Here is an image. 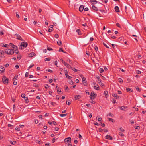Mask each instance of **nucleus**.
<instances>
[{
    "mask_svg": "<svg viewBox=\"0 0 146 146\" xmlns=\"http://www.w3.org/2000/svg\"><path fill=\"white\" fill-rule=\"evenodd\" d=\"M86 106H87L89 108H91V106L89 104H86Z\"/></svg>",
    "mask_w": 146,
    "mask_h": 146,
    "instance_id": "nucleus-43",
    "label": "nucleus"
},
{
    "mask_svg": "<svg viewBox=\"0 0 146 146\" xmlns=\"http://www.w3.org/2000/svg\"><path fill=\"white\" fill-rule=\"evenodd\" d=\"M65 66L68 68H72V67L69 64L67 63L66 64V65H65Z\"/></svg>",
    "mask_w": 146,
    "mask_h": 146,
    "instance_id": "nucleus-21",
    "label": "nucleus"
},
{
    "mask_svg": "<svg viewBox=\"0 0 146 146\" xmlns=\"http://www.w3.org/2000/svg\"><path fill=\"white\" fill-rule=\"evenodd\" d=\"M125 106H121V107H120V109L121 110H125Z\"/></svg>",
    "mask_w": 146,
    "mask_h": 146,
    "instance_id": "nucleus-37",
    "label": "nucleus"
},
{
    "mask_svg": "<svg viewBox=\"0 0 146 146\" xmlns=\"http://www.w3.org/2000/svg\"><path fill=\"white\" fill-rule=\"evenodd\" d=\"M135 129H139L140 128V127L139 126H136L135 127Z\"/></svg>",
    "mask_w": 146,
    "mask_h": 146,
    "instance_id": "nucleus-61",
    "label": "nucleus"
},
{
    "mask_svg": "<svg viewBox=\"0 0 146 146\" xmlns=\"http://www.w3.org/2000/svg\"><path fill=\"white\" fill-rule=\"evenodd\" d=\"M48 85L47 84H46V85L45 86V88L46 89H48Z\"/></svg>",
    "mask_w": 146,
    "mask_h": 146,
    "instance_id": "nucleus-63",
    "label": "nucleus"
},
{
    "mask_svg": "<svg viewBox=\"0 0 146 146\" xmlns=\"http://www.w3.org/2000/svg\"><path fill=\"white\" fill-rule=\"evenodd\" d=\"M51 104L53 106H55V105L56 104V103L54 102H51Z\"/></svg>",
    "mask_w": 146,
    "mask_h": 146,
    "instance_id": "nucleus-34",
    "label": "nucleus"
},
{
    "mask_svg": "<svg viewBox=\"0 0 146 146\" xmlns=\"http://www.w3.org/2000/svg\"><path fill=\"white\" fill-rule=\"evenodd\" d=\"M13 48L15 49V51L16 50H18V47L17 46H15L14 47H13Z\"/></svg>",
    "mask_w": 146,
    "mask_h": 146,
    "instance_id": "nucleus-48",
    "label": "nucleus"
},
{
    "mask_svg": "<svg viewBox=\"0 0 146 146\" xmlns=\"http://www.w3.org/2000/svg\"><path fill=\"white\" fill-rule=\"evenodd\" d=\"M67 114H61L59 115L61 117H63L64 116H66L67 115Z\"/></svg>",
    "mask_w": 146,
    "mask_h": 146,
    "instance_id": "nucleus-26",
    "label": "nucleus"
},
{
    "mask_svg": "<svg viewBox=\"0 0 146 146\" xmlns=\"http://www.w3.org/2000/svg\"><path fill=\"white\" fill-rule=\"evenodd\" d=\"M35 54L33 52V53H30L29 54V56L31 57H32L33 56L35 55Z\"/></svg>",
    "mask_w": 146,
    "mask_h": 146,
    "instance_id": "nucleus-25",
    "label": "nucleus"
},
{
    "mask_svg": "<svg viewBox=\"0 0 146 146\" xmlns=\"http://www.w3.org/2000/svg\"><path fill=\"white\" fill-rule=\"evenodd\" d=\"M92 9L96 11H98V10L97 7H96L94 5H92Z\"/></svg>",
    "mask_w": 146,
    "mask_h": 146,
    "instance_id": "nucleus-16",
    "label": "nucleus"
},
{
    "mask_svg": "<svg viewBox=\"0 0 146 146\" xmlns=\"http://www.w3.org/2000/svg\"><path fill=\"white\" fill-rule=\"evenodd\" d=\"M103 44L107 48H109L108 46L105 43L103 42Z\"/></svg>",
    "mask_w": 146,
    "mask_h": 146,
    "instance_id": "nucleus-38",
    "label": "nucleus"
},
{
    "mask_svg": "<svg viewBox=\"0 0 146 146\" xmlns=\"http://www.w3.org/2000/svg\"><path fill=\"white\" fill-rule=\"evenodd\" d=\"M82 81L84 86H86L87 83L86 82V78L85 77H83L82 78Z\"/></svg>",
    "mask_w": 146,
    "mask_h": 146,
    "instance_id": "nucleus-5",
    "label": "nucleus"
},
{
    "mask_svg": "<svg viewBox=\"0 0 146 146\" xmlns=\"http://www.w3.org/2000/svg\"><path fill=\"white\" fill-rule=\"evenodd\" d=\"M15 130L19 131L20 130V128L19 127H17L15 128Z\"/></svg>",
    "mask_w": 146,
    "mask_h": 146,
    "instance_id": "nucleus-55",
    "label": "nucleus"
},
{
    "mask_svg": "<svg viewBox=\"0 0 146 146\" xmlns=\"http://www.w3.org/2000/svg\"><path fill=\"white\" fill-rule=\"evenodd\" d=\"M101 125L103 127H105V125L102 123H101Z\"/></svg>",
    "mask_w": 146,
    "mask_h": 146,
    "instance_id": "nucleus-53",
    "label": "nucleus"
},
{
    "mask_svg": "<svg viewBox=\"0 0 146 146\" xmlns=\"http://www.w3.org/2000/svg\"><path fill=\"white\" fill-rule=\"evenodd\" d=\"M94 49L96 51H97L98 50V47L96 46H95L94 48Z\"/></svg>",
    "mask_w": 146,
    "mask_h": 146,
    "instance_id": "nucleus-62",
    "label": "nucleus"
},
{
    "mask_svg": "<svg viewBox=\"0 0 146 146\" xmlns=\"http://www.w3.org/2000/svg\"><path fill=\"white\" fill-rule=\"evenodd\" d=\"M72 70H73L75 72H78V71H79V70H77L76 69H75L74 68H73L72 67V68H71Z\"/></svg>",
    "mask_w": 146,
    "mask_h": 146,
    "instance_id": "nucleus-24",
    "label": "nucleus"
},
{
    "mask_svg": "<svg viewBox=\"0 0 146 146\" xmlns=\"http://www.w3.org/2000/svg\"><path fill=\"white\" fill-rule=\"evenodd\" d=\"M57 44L59 46H60L62 44V42L61 41H59L57 42Z\"/></svg>",
    "mask_w": 146,
    "mask_h": 146,
    "instance_id": "nucleus-33",
    "label": "nucleus"
},
{
    "mask_svg": "<svg viewBox=\"0 0 146 146\" xmlns=\"http://www.w3.org/2000/svg\"><path fill=\"white\" fill-rule=\"evenodd\" d=\"M65 75L67 78L70 79L72 78V77L68 75V74H65Z\"/></svg>",
    "mask_w": 146,
    "mask_h": 146,
    "instance_id": "nucleus-29",
    "label": "nucleus"
},
{
    "mask_svg": "<svg viewBox=\"0 0 146 146\" xmlns=\"http://www.w3.org/2000/svg\"><path fill=\"white\" fill-rule=\"evenodd\" d=\"M120 130L122 132H124L125 131L123 129L122 127H121L119 128Z\"/></svg>",
    "mask_w": 146,
    "mask_h": 146,
    "instance_id": "nucleus-52",
    "label": "nucleus"
},
{
    "mask_svg": "<svg viewBox=\"0 0 146 146\" xmlns=\"http://www.w3.org/2000/svg\"><path fill=\"white\" fill-rule=\"evenodd\" d=\"M118 80H119V81L120 82V83H122L123 82V80L121 79V78H120L118 79Z\"/></svg>",
    "mask_w": 146,
    "mask_h": 146,
    "instance_id": "nucleus-42",
    "label": "nucleus"
},
{
    "mask_svg": "<svg viewBox=\"0 0 146 146\" xmlns=\"http://www.w3.org/2000/svg\"><path fill=\"white\" fill-rule=\"evenodd\" d=\"M9 44H10V46H11V45L12 46V47L13 48V47H15L16 46L14 45L13 44H12L11 43H10Z\"/></svg>",
    "mask_w": 146,
    "mask_h": 146,
    "instance_id": "nucleus-49",
    "label": "nucleus"
},
{
    "mask_svg": "<svg viewBox=\"0 0 146 146\" xmlns=\"http://www.w3.org/2000/svg\"><path fill=\"white\" fill-rule=\"evenodd\" d=\"M34 122L35 124H37L38 122V121L37 119L34 120Z\"/></svg>",
    "mask_w": 146,
    "mask_h": 146,
    "instance_id": "nucleus-59",
    "label": "nucleus"
},
{
    "mask_svg": "<svg viewBox=\"0 0 146 146\" xmlns=\"http://www.w3.org/2000/svg\"><path fill=\"white\" fill-rule=\"evenodd\" d=\"M119 134L121 136H124V135L121 132H119Z\"/></svg>",
    "mask_w": 146,
    "mask_h": 146,
    "instance_id": "nucleus-50",
    "label": "nucleus"
},
{
    "mask_svg": "<svg viewBox=\"0 0 146 146\" xmlns=\"http://www.w3.org/2000/svg\"><path fill=\"white\" fill-rule=\"evenodd\" d=\"M29 74V73L28 72H26L25 74V77H28V75Z\"/></svg>",
    "mask_w": 146,
    "mask_h": 146,
    "instance_id": "nucleus-60",
    "label": "nucleus"
},
{
    "mask_svg": "<svg viewBox=\"0 0 146 146\" xmlns=\"http://www.w3.org/2000/svg\"><path fill=\"white\" fill-rule=\"evenodd\" d=\"M108 115L111 117H113L114 116L113 114H112L111 113H109Z\"/></svg>",
    "mask_w": 146,
    "mask_h": 146,
    "instance_id": "nucleus-45",
    "label": "nucleus"
},
{
    "mask_svg": "<svg viewBox=\"0 0 146 146\" xmlns=\"http://www.w3.org/2000/svg\"><path fill=\"white\" fill-rule=\"evenodd\" d=\"M9 79L5 76H3L2 82L5 84H7L9 83Z\"/></svg>",
    "mask_w": 146,
    "mask_h": 146,
    "instance_id": "nucleus-1",
    "label": "nucleus"
},
{
    "mask_svg": "<svg viewBox=\"0 0 146 146\" xmlns=\"http://www.w3.org/2000/svg\"><path fill=\"white\" fill-rule=\"evenodd\" d=\"M28 45V44L26 42H22L21 43V46H23L24 47L26 48L27 47Z\"/></svg>",
    "mask_w": 146,
    "mask_h": 146,
    "instance_id": "nucleus-7",
    "label": "nucleus"
},
{
    "mask_svg": "<svg viewBox=\"0 0 146 146\" xmlns=\"http://www.w3.org/2000/svg\"><path fill=\"white\" fill-rule=\"evenodd\" d=\"M10 143L13 145H15L16 144V142L15 141H10Z\"/></svg>",
    "mask_w": 146,
    "mask_h": 146,
    "instance_id": "nucleus-23",
    "label": "nucleus"
},
{
    "mask_svg": "<svg viewBox=\"0 0 146 146\" xmlns=\"http://www.w3.org/2000/svg\"><path fill=\"white\" fill-rule=\"evenodd\" d=\"M76 31L78 33L79 35H81V33L79 29H76Z\"/></svg>",
    "mask_w": 146,
    "mask_h": 146,
    "instance_id": "nucleus-17",
    "label": "nucleus"
},
{
    "mask_svg": "<svg viewBox=\"0 0 146 146\" xmlns=\"http://www.w3.org/2000/svg\"><path fill=\"white\" fill-rule=\"evenodd\" d=\"M47 49L49 51L53 50V49L51 48L48 47L47 48Z\"/></svg>",
    "mask_w": 146,
    "mask_h": 146,
    "instance_id": "nucleus-54",
    "label": "nucleus"
},
{
    "mask_svg": "<svg viewBox=\"0 0 146 146\" xmlns=\"http://www.w3.org/2000/svg\"><path fill=\"white\" fill-rule=\"evenodd\" d=\"M126 90L129 92H131L133 91V90H132L131 89L129 88H127L126 89Z\"/></svg>",
    "mask_w": 146,
    "mask_h": 146,
    "instance_id": "nucleus-20",
    "label": "nucleus"
},
{
    "mask_svg": "<svg viewBox=\"0 0 146 146\" xmlns=\"http://www.w3.org/2000/svg\"><path fill=\"white\" fill-rule=\"evenodd\" d=\"M59 51V52H62L63 53H65L66 52H64L62 48H60Z\"/></svg>",
    "mask_w": 146,
    "mask_h": 146,
    "instance_id": "nucleus-41",
    "label": "nucleus"
},
{
    "mask_svg": "<svg viewBox=\"0 0 146 146\" xmlns=\"http://www.w3.org/2000/svg\"><path fill=\"white\" fill-rule=\"evenodd\" d=\"M90 1L93 4H95L97 3L96 0H90Z\"/></svg>",
    "mask_w": 146,
    "mask_h": 146,
    "instance_id": "nucleus-15",
    "label": "nucleus"
},
{
    "mask_svg": "<svg viewBox=\"0 0 146 146\" xmlns=\"http://www.w3.org/2000/svg\"><path fill=\"white\" fill-rule=\"evenodd\" d=\"M112 96L116 99H119V97L116 94H112Z\"/></svg>",
    "mask_w": 146,
    "mask_h": 146,
    "instance_id": "nucleus-12",
    "label": "nucleus"
},
{
    "mask_svg": "<svg viewBox=\"0 0 146 146\" xmlns=\"http://www.w3.org/2000/svg\"><path fill=\"white\" fill-rule=\"evenodd\" d=\"M34 64H33V65H31L29 66V67H28V69H29L30 68H31L33 66H34Z\"/></svg>",
    "mask_w": 146,
    "mask_h": 146,
    "instance_id": "nucleus-58",
    "label": "nucleus"
},
{
    "mask_svg": "<svg viewBox=\"0 0 146 146\" xmlns=\"http://www.w3.org/2000/svg\"><path fill=\"white\" fill-rule=\"evenodd\" d=\"M16 16L17 18H19V13L18 12H16Z\"/></svg>",
    "mask_w": 146,
    "mask_h": 146,
    "instance_id": "nucleus-40",
    "label": "nucleus"
},
{
    "mask_svg": "<svg viewBox=\"0 0 146 146\" xmlns=\"http://www.w3.org/2000/svg\"><path fill=\"white\" fill-rule=\"evenodd\" d=\"M108 119L109 121H110L112 122H115L114 120L112 118H108Z\"/></svg>",
    "mask_w": 146,
    "mask_h": 146,
    "instance_id": "nucleus-31",
    "label": "nucleus"
},
{
    "mask_svg": "<svg viewBox=\"0 0 146 146\" xmlns=\"http://www.w3.org/2000/svg\"><path fill=\"white\" fill-rule=\"evenodd\" d=\"M84 6L83 5H81L79 7V11L81 12H82L84 9Z\"/></svg>",
    "mask_w": 146,
    "mask_h": 146,
    "instance_id": "nucleus-10",
    "label": "nucleus"
},
{
    "mask_svg": "<svg viewBox=\"0 0 146 146\" xmlns=\"http://www.w3.org/2000/svg\"><path fill=\"white\" fill-rule=\"evenodd\" d=\"M96 78L98 81V83L99 84H100V83L101 82V79L100 77L99 76H97Z\"/></svg>",
    "mask_w": 146,
    "mask_h": 146,
    "instance_id": "nucleus-14",
    "label": "nucleus"
},
{
    "mask_svg": "<svg viewBox=\"0 0 146 146\" xmlns=\"http://www.w3.org/2000/svg\"><path fill=\"white\" fill-rule=\"evenodd\" d=\"M94 88L96 90H100V87L95 82H93Z\"/></svg>",
    "mask_w": 146,
    "mask_h": 146,
    "instance_id": "nucleus-4",
    "label": "nucleus"
},
{
    "mask_svg": "<svg viewBox=\"0 0 146 146\" xmlns=\"http://www.w3.org/2000/svg\"><path fill=\"white\" fill-rule=\"evenodd\" d=\"M136 90L137 91H138L139 92L140 91H141L140 89H139V87L138 86L136 87Z\"/></svg>",
    "mask_w": 146,
    "mask_h": 146,
    "instance_id": "nucleus-44",
    "label": "nucleus"
},
{
    "mask_svg": "<svg viewBox=\"0 0 146 146\" xmlns=\"http://www.w3.org/2000/svg\"><path fill=\"white\" fill-rule=\"evenodd\" d=\"M71 141V139L70 137H69L66 138L64 140V142H67L68 143H70Z\"/></svg>",
    "mask_w": 146,
    "mask_h": 146,
    "instance_id": "nucleus-6",
    "label": "nucleus"
},
{
    "mask_svg": "<svg viewBox=\"0 0 146 146\" xmlns=\"http://www.w3.org/2000/svg\"><path fill=\"white\" fill-rule=\"evenodd\" d=\"M1 46L5 47H7L8 46V45L7 44H3L2 45H1Z\"/></svg>",
    "mask_w": 146,
    "mask_h": 146,
    "instance_id": "nucleus-27",
    "label": "nucleus"
},
{
    "mask_svg": "<svg viewBox=\"0 0 146 146\" xmlns=\"http://www.w3.org/2000/svg\"><path fill=\"white\" fill-rule=\"evenodd\" d=\"M4 34L3 32L2 31H0V34L1 35H2Z\"/></svg>",
    "mask_w": 146,
    "mask_h": 146,
    "instance_id": "nucleus-57",
    "label": "nucleus"
},
{
    "mask_svg": "<svg viewBox=\"0 0 146 146\" xmlns=\"http://www.w3.org/2000/svg\"><path fill=\"white\" fill-rule=\"evenodd\" d=\"M74 98L75 100H77L80 98H81V96L80 95H77L75 96Z\"/></svg>",
    "mask_w": 146,
    "mask_h": 146,
    "instance_id": "nucleus-13",
    "label": "nucleus"
},
{
    "mask_svg": "<svg viewBox=\"0 0 146 146\" xmlns=\"http://www.w3.org/2000/svg\"><path fill=\"white\" fill-rule=\"evenodd\" d=\"M66 103L67 104L70 105L71 104V102L70 100H68L66 101Z\"/></svg>",
    "mask_w": 146,
    "mask_h": 146,
    "instance_id": "nucleus-22",
    "label": "nucleus"
},
{
    "mask_svg": "<svg viewBox=\"0 0 146 146\" xmlns=\"http://www.w3.org/2000/svg\"><path fill=\"white\" fill-rule=\"evenodd\" d=\"M65 89L67 90V91H68L69 90V88H68V87L67 86H66L65 87Z\"/></svg>",
    "mask_w": 146,
    "mask_h": 146,
    "instance_id": "nucleus-47",
    "label": "nucleus"
},
{
    "mask_svg": "<svg viewBox=\"0 0 146 146\" xmlns=\"http://www.w3.org/2000/svg\"><path fill=\"white\" fill-rule=\"evenodd\" d=\"M25 100V101L26 103H28L29 102V100L28 99V97H26L25 98H24Z\"/></svg>",
    "mask_w": 146,
    "mask_h": 146,
    "instance_id": "nucleus-30",
    "label": "nucleus"
},
{
    "mask_svg": "<svg viewBox=\"0 0 146 146\" xmlns=\"http://www.w3.org/2000/svg\"><path fill=\"white\" fill-rule=\"evenodd\" d=\"M14 49H7V51L5 52L8 54L12 55L14 53Z\"/></svg>",
    "mask_w": 146,
    "mask_h": 146,
    "instance_id": "nucleus-2",
    "label": "nucleus"
},
{
    "mask_svg": "<svg viewBox=\"0 0 146 146\" xmlns=\"http://www.w3.org/2000/svg\"><path fill=\"white\" fill-rule=\"evenodd\" d=\"M50 60V58H48L45 59V61H49Z\"/></svg>",
    "mask_w": 146,
    "mask_h": 146,
    "instance_id": "nucleus-46",
    "label": "nucleus"
},
{
    "mask_svg": "<svg viewBox=\"0 0 146 146\" xmlns=\"http://www.w3.org/2000/svg\"><path fill=\"white\" fill-rule=\"evenodd\" d=\"M16 36L17 37L16 38L18 40H20L21 41H23V40L22 39L21 37V36L20 35H19L17 33L15 34Z\"/></svg>",
    "mask_w": 146,
    "mask_h": 146,
    "instance_id": "nucleus-8",
    "label": "nucleus"
},
{
    "mask_svg": "<svg viewBox=\"0 0 146 146\" xmlns=\"http://www.w3.org/2000/svg\"><path fill=\"white\" fill-rule=\"evenodd\" d=\"M17 77H18L17 75H15L14 77L13 78V80H17Z\"/></svg>",
    "mask_w": 146,
    "mask_h": 146,
    "instance_id": "nucleus-35",
    "label": "nucleus"
},
{
    "mask_svg": "<svg viewBox=\"0 0 146 146\" xmlns=\"http://www.w3.org/2000/svg\"><path fill=\"white\" fill-rule=\"evenodd\" d=\"M55 37L56 38H58L59 37V35L57 34H56L55 35Z\"/></svg>",
    "mask_w": 146,
    "mask_h": 146,
    "instance_id": "nucleus-51",
    "label": "nucleus"
},
{
    "mask_svg": "<svg viewBox=\"0 0 146 146\" xmlns=\"http://www.w3.org/2000/svg\"><path fill=\"white\" fill-rule=\"evenodd\" d=\"M69 83L71 85H72L74 84L73 82L71 80H69V81H68Z\"/></svg>",
    "mask_w": 146,
    "mask_h": 146,
    "instance_id": "nucleus-28",
    "label": "nucleus"
},
{
    "mask_svg": "<svg viewBox=\"0 0 146 146\" xmlns=\"http://www.w3.org/2000/svg\"><path fill=\"white\" fill-rule=\"evenodd\" d=\"M5 69L3 66H1L0 67V71L1 73H2L4 72Z\"/></svg>",
    "mask_w": 146,
    "mask_h": 146,
    "instance_id": "nucleus-11",
    "label": "nucleus"
},
{
    "mask_svg": "<svg viewBox=\"0 0 146 146\" xmlns=\"http://www.w3.org/2000/svg\"><path fill=\"white\" fill-rule=\"evenodd\" d=\"M97 94L94 92H91L90 96V98L91 100L94 99L96 97Z\"/></svg>",
    "mask_w": 146,
    "mask_h": 146,
    "instance_id": "nucleus-3",
    "label": "nucleus"
},
{
    "mask_svg": "<svg viewBox=\"0 0 146 146\" xmlns=\"http://www.w3.org/2000/svg\"><path fill=\"white\" fill-rule=\"evenodd\" d=\"M4 52L2 50H0V55L4 54Z\"/></svg>",
    "mask_w": 146,
    "mask_h": 146,
    "instance_id": "nucleus-32",
    "label": "nucleus"
},
{
    "mask_svg": "<svg viewBox=\"0 0 146 146\" xmlns=\"http://www.w3.org/2000/svg\"><path fill=\"white\" fill-rule=\"evenodd\" d=\"M25 95L24 94H22L21 95V96L22 98H25Z\"/></svg>",
    "mask_w": 146,
    "mask_h": 146,
    "instance_id": "nucleus-56",
    "label": "nucleus"
},
{
    "mask_svg": "<svg viewBox=\"0 0 146 146\" xmlns=\"http://www.w3.org/2000/svg\"><path fill=\"white\" fill-rule=\"evenodd\" d=\"M33 86L35 87H38V84L36 83H35L33 84Z\"/></svg>",
    "mask_w": 146,
    "mask_h": 146,
    "instance_id": "nucleus-39",
    "label": "nucleus"
},
{
    "mask_svg": "<svg viewBox=\"0 0 146 146\" xmlns=\"http://www.w3.org/2000/svg\"><path fill=\"white\" fill-rule=\"evenodd\" d=\"M88 8L87 7H86L84 9V11H87L88 10Z\"/></svg>",
    "mask_w": 146,
    "mask_h": 146,
    "instance_id": "nucleus-64",
    "label": "nucleus"
},
{
    "mask_svg": "<svg viewBox=\"0 0 146 146\" xmlns=\"http://www.w3.org/2000/svg\"><path fill=\"white\" fill-rule=\"evenodd\" d=\"M104 95L106 98H107L108 96V92L107 91H104Z\"/></svg>",
    "mask_w": 146,
    "mask_h": 146,
    "instance_id": "nucleus-19",
    "label": "nucleus"
},
{
    "mask_svg": "<svg viewBox=\"0 0 146 146\" xmlns=\"http://www.w3.org/2000/svg\"><path fill=\"white\" fill-rule=\"evenodd\" d=\"M115 9L116 12H119L120 11L119 10V8L117 6H116L115 7Z\"/></svg>",
    "mask_w": 146,
    "mask_h": 146,
    "instance_id": "nucleus-18",
    "label": "nucleus"
},
{
    "mask_svg": "<svg viewBox=\"0 0 146 146\" xmlns=\"http://www.w3.org/2000/svg\"><path fill=\"white\" fill-rule=\"evenodd\" d=\"M100 72V73H102L104 71V69L102 68H101L99 70Z\"/></svg>",
    "mask_w": 146,
    "mask_h": 146,
    "instance_id": "nucleus-36",
    "label": "nucleus"
},
{
    "mask_svg": "<svg viewBox=\"0 0 146 146\" xmlns=\"http://www.w3.org/2000/svg\"><path fill=\"white\" fill-rule=\"evenodd\" d=\"M105 138L106 139H107L110 140H112L113 139V138L109 135H107L106 136H105Z\"/></svg>",
    "mask_w": 146,
    "mask_h": 146,
    "instance_id": "nucleus-9",
    "label": "nucleus"
}]
</instances>
